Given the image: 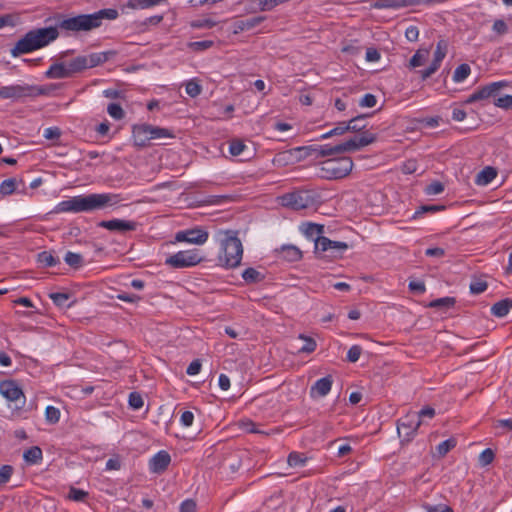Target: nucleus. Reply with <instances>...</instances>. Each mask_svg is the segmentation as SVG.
<instances>
[{
  "mask_svg": "<svg viewBox=\"0 0 512 512\" xmlns=\"http://www.w3.org/2000/svg\"><path fill=\"white\" fill-rule=\"evenodd\" d=\"M117 17L118 11L111 8L101 9L91 14H79L76 16L57 14L54 17V26L29 30L16 42L10 53L14 58L31 53L54 42L60 35L59 30L66 36L80 32H89L100 27L104 19L114 20Z\"/></svg>",
  "mask_w": 512,
  "mask_h": 512,
  "instance_id": "f257e3e1",
  "label": "nucleus"
},
{
  "mask_svg": "<svg viewBox=\"0 0 512 512\" xmlns=\"http://www.w3.org/2000/svg\"><path fill=\"white\" fill-rule=\"evenodd\" d=\"M120 201L118 194L102 193L71 197L61 201L56 206L57 212H90L102 209L108 205H115Z\"/></svg>",
  "mask_w": 512,
  "mask_h": 512,
  "instance_id": "f03ea898",
  "label": "nucleus"
},
{
  "mask_svg": "<svg viewBox=\"0 0 512 512\" xmlns=\"http://www.w3.org/2000/svg\"><path fill=\"white\" fill-rule=\"evenodd\" d=\"M225 235L226 237L221 240L218 261L225 268H236L243 256L242 242L235 231H226Z\"/></svg>",
  "mask_w": 512,
  "mask_h": 512,
  "instance_id": "7ed1b4c3",
  "label": "nucleus"
},
{
  "mask_svg": "<svg viewBox=\"0 0 512 512\" xmlns=\"http://www.w3.org/2000/svg\"><path fill=\"white\" fill-rule=\"evenodd\" d=\"M350 157L342 156L323 161L319 168V177L327 180H338L348 176L353 169Z\"/></svg>",
  "mask_w": 512,
  "mask_h": 512,
  "instance_id": "20e7f679",
  "label": "nucleus"
},
{
  "mask_svg": "<svg viewBox=\"0 0 512 512\" xmlns=\"http://www.w3.org/2000/svg\"><path fill=\"white\" fill-rule=\"evenodd\" d=\"M135 146L145 147L150 140L158 138H174L172 130L150 124L134 125L132 128Z\"/></svg>",
  "mask_w": 512,
  "mask_h": 512,
  "instance_id": "39448f33",
  "label": "nucleus"
},
{
  "mask_svg": "<svg viewBox=\"0 0 512 512\" xmlns=\"http://www.w3.org/2000/svg\"><path fill=\"white\" fill-rule=\"evenodd\" d=\"M318 202V194L313 190H297L281 197L283 206L302 210L314 206Z\"/></svg>",
  "mask_w": 512,
  "mask_h": 512,
  "instance_id": "423d86ee",
  "label": "nucleus"
},
{
  "mask_svg": "<svg viewBox=\"0 0 512 512\" xmlns=\"http://www.w3.org/2000/svg\"><path fill=\"white\" fill-rule=\"evenodd\" d=\"M44 94H46V89L37 85L15 84L0 87V98L2 99L19 100Z\"/></svg>",
  "mask_w": 512,
  "mask_h": 512,
  "instance_id": "0eeeda50",
  "label": "nucleus"
},
{
  "mask_svg": "<svg viewBox=\"0 0 512 512\" xmlns=\"http://www.w3.org/2000/svg\"><path fill=\"white\" fill-rule=\"evenodd\" d=\"M202 261H204V257L202 256L200 250L191 249L179 251L169 256L166 258L165 264L175 269H181L196 266Z\"/></svg>",
  "mask_w": 512,
  "mask_h": 512,
  "instance_id": "6e6552de",
  "label": "nucleus"
},
{
  "mask_svg": "<svg viewBox=\"0 0 512 512\" xmlns=\"http://www.w3.org/2000/svg\"><path fill=\"white\" fill-rule=\"evenodd\" d=\"M349 248L346 242L333 241L327 237H321L316 240L315 254L318 257L338 258Z\"/></svg>",
  "mask_w": 512,
  "mask_h": 512,
  "instance_id": "1a4fd4ad",
  "label": "nucleus"
},
{
  "mask_svg": "<svg viewBox=\"0 0 512 512\" xmlns=\"http://www.w3.org/2000/svg\"><path fill=\"white\" fill-rule=\"evenodd\" d=\"M421 424L422 422L415 412L407 413L397 421V433L402 441L410 442Z\"/></svg>",
  "mask_w": 512,
  "mask_h": 512,
  "instance_id": "9d476101",
  "label": "nucleus"
},
{
  "mask_svg": "<svg viewBox=\"0 0 512 512\" xmlns=\"http://www.w3.org/2000/svg\"><path fill=\"white\" fill-rule=\"evenodd\" d=\"M508 86L507 81H497L489 83L483 87L475 90L469 97L464 101L465 104H472L478 101H483L491 97L495 98L500 90Z\"/></svg>",
  "mask_w": 512,
  "mask_h": 512,
  "instance_id": "9b49d317",
  "label": "nucleus"
},
{
  "mask_svg": "<svg viewBox=\"0 0 512 512\" xmlns=\"http://www.w3.org/2000/svg\"><path fill=\"white\" fill-rule=\"evenodd\" d=\"M209 234L201 228H193L176 233L175 239L178 242H187L202 245L208 240Z\"/></svg>",
  "mask_w": 512,
  "mask_h": 512,
  "instance_id": "f8f14e48",
  "label": "nucleus"
},
{
  "mask_svg": "<svg viewBox=\"0 0 512 512\" xmlns=\"http://www.w3.org/2000/svg\"><path fill=\"white\" fill-rule=\"evenodd\" d=\"M98 226L105 228L109 231L125 233L127 231H135L137 228V223L135 221L130 220L111 219L99 222Z\"/></svg>",
  "mask_w": 512,
  "mask_h": 512,
  "instance_id": "ddd939ff",
  "label": "nucleus"
},
{
  "mask_svg": "<svg viewBox=\"0 0 512 512\" xmlns=\"http://www.w3.org/2000/svg\"><path fill=\"white\" fill-rule=\"evenodd\" d=\"M0 394L8 401H19L25 398L21 387L14 380L0 382Z\"/></svg>",
  "mask_w": 512,
  "mask_h": 512,
  "instance_id": "4468645a",
  "label": "nucleus"
},
{
  "mask_svg": "<svg viewBox=\"0 0 512 512\" xmlns=\"http://www.w3.org/2000/svg\"><path fill=\"white\" fill-rule=\"evenodd\" d=\"M170 463H171L170 454L165 450H161V451L157 452L150 459L149 469L152 473L162 474L163 472H165L167 470Z\"/></svg>",
  "mask_w": 512,
  "mask_h": 512,
  "instance_id": "2eb2a0df",
  "label": "nucleus"
},
{
  "mask_svg": "<svg viewBox=\"0 0 512 512\" xmlns=\"http://www.w3.org/2000/svg\"><path fill=\"white\" fill-rule=\"evenodd\" d=\"M295 150L303 151L305 153V156H314L315 158L337 155V152L334 151V146H331L329 144L309 145L304 147H298Z\"/></svg>",
  "mask_w": 512,
  "mask_h": 512,
  "instance_id": "dca6fc26",
  "label": "nucleus"
},
{
  "mask_svg": "<svg viewBox=\"0 0 512 512\" xmlns=\"http://www.w3.org/2000/svg\"><path fill=\"white\" fill-rule=\"evenodd\" d=\"M265 19V16H255L248 19H237L233 22L232 25L233 33L239 34L244 31H249L260 25Z\"/></svg>",
  "mask_w": 512,
  "mask_h": 512,
  "instance_id": "f3484780",
  "label": "nucleus"
},
{
  "mask_svg": "<svg viewBox=\"0 0 512 512\" xmlns=\"http://www.w3.org/2000/svg\"><path fill=\"white\" fill-rule=\"evenodd\" d=\"M115 55H116V51L108 50V51H104V52H96V53H91L89 55H85V58L87 60L88 68H93V67H96L100 64L107 62L109 59H111Z\"/></svg>",
  "mask_w": 512,
  "mask_h": 512,
  "instance_id": "a211bd4d",
  "label": "nucleus"
},
{
  "mask_svg": "<svg viewBox=\"0 0 512 512\" xmlns=\"http://www.w3.org/2000/svg\"><path fill=\"white\" fill-rule=\"evenodd\" d=\"M332 383L333 380L330 375L318 379L311 387V395H317L319 397L326 396L331 390Z\"/></svg>",
  "mask_w": 512,
  "mask_h": 512,
  "instance_id": "6ab92c4d",
  "label": "nucleus"
},
{
  "mask_svg": "<svg viewBox=\"0 0 512 512\" xmlns=\"http://www.w3.org/2000/svg\"><path fill=\"white\" fill-rule=\"evenodd\" d=\"M45 76L49 79H63L70 77L67 64L55 63L45 72Z\"/></svg>",
  "mask_w": 512,
  "mask_h": 512,
  "instance_id": "aec40b11",
  "label": "nucleus"
},
{
  "mask_svg": "<svg viewBox=\"0 0 512 512\" xmlns=\"http://www.w3.org/2000/svg\"><path fill=\"white\" fill-rule=\"evenodd\" d=\"M36 262L39 267L47 268L60 264V259L54 256L52 251H42L37 254Z\"/></svg>",
  "mask_w": 512,
  "mask_h": 512,
  "instance_id": "412c9836",
  "label": "nucleus"
},
{
  "mask_svg": "<svg viewBox=\"0 0 512 512\" xmlns=\"http://www.w3.org/2000/svg\"><path fill=\"white\" fill-rule=\"evenodd\" d=\"M512 308V300L510 298L502 299L491 307L492 315L502 318L505 317Z\"/></svg>",
  "mask_w": 512,
  "mask_h": 512,
  "instance_id": "4be33fe9",
  "label": "nucleus"
},
{
  "mask_svg": "<svg viewBox=\"0 0 512 512\" xmlns=\"http://www.w3.org/2000/svg\"><path fill=\"white\" fill-rule=\"evenodd\" d=\"M24 461L29 465L39 464L43 459V452L39 446H32L23 454Z\"/></svg>",
  "mask_w": 512,
  "mask_h": 512,
  "instance_id": "5701e85b",
  "label": "nucleus"
},
{
  "mask_svg": "<svg viewBox=\"0 0 512 512\" xmlns=\"http://www.w3.org/2000/svg\"><path fill=\"white\" fill-rule=\"evenodd\" d=\"M362 146L358 143V137H353L343 143L334 145V151L338 154L360 150Z\"/></svg>",
  "mask_w": 512,
  "mask_h": 512,
  "instance_id": "b1692460",
  "label": "nucleus"
},
{
  "mask_svg": "<svg viewBox=\"0 0 512 512\" xmlns=\"http://www.w3.org/2000/svg\"><path fill=\"white\" fill-rule=\"evenodd\" d=\"M302 231L307 237L313 240L315 244L318 238L323 237L321 235L323 233V226L319 224L305 223L302 225Z\"/></svg>",
  "mask_w": 512,
  "mask_h": 512,
  "instance_id": "393cba45",
  "label": "nucleus"
},
{
  "mask_svg": "<svg viewBox=\"0 0 512 512\" xmlns=\"http://www.w3.org/2000/svg\"><path fill=\"white\" fill-rule=\"evenodd\" d=\"M49 298L59 308H69L72 306V302H69L71 298L70 293L66 292H52L49 294Z\"/></svg>",
  "mask_w": 512,
  "mask_h": 512,
  "instance_id": "a878e982",
  "label": "nucleus"
},
{
  "mask_svg": "<svg viewBox=\"0 0 512 512\" xmlns=\"http://www.w3.org/2000/svg\"><path fill=\"white\" fill-rule=\"evenodd\" d=\"M67 68L70 76H72L75 73H79L85 69H88L87 60L85 58V55L83 56H77L76 58L72 59L67 63Z\"/></svg>",
  "mask_w": 512,
  "mask_h": 512,
  "instance_id": "bb28decb",
  "label": "nucleus"
},
{
  "mask_svg": "<svg viewBox=\"0 0 512 512\" xmlns=\"http://www.w3.org/2000/svg\"><path fill=\"white\" fill-rule=\"evenodd\" d=\"M242 278L247 284H256L262 282L265 275L255 268L249 267L242 272Z\"/></svg>",
  "mask_w": 512,
  "mask_h": 512,
  "instance_id": "cd10ccee",
  "label": "nucleus"
},
{
  "mask_svg": "<svg viewBox=\"0 0 512 512\" xmlns=\"http://www.w3.org/2000/svg\"><path fill=\"white\" fill-rule=\"evenodd\" d=\"M403 7H407L406 0H376L371 5V8L374 9H399Z\"/></svg>",
  "mask_w": 512,
  "mask_h": 512,
  "instance_id": "c85d7f7f",
  "label": "nucleus"
},
{
  "mask_svg": "<svg viewBox=\"0 0 512 512\" xmlns=\"http://www.w3.org/2000/svg\"><path fill=\"white\" fill-rule=\"evenodd\" d=\"M496 175L497 172L493 167H485L477 174L476 183L478 185H487L494 180Z\"/></svg>",
  "mask_w": 512,
  "mask_h": 512,
  "instance_id": "c756f323",
  "label": "nucleus"
},
{
  "mask_svg": "<svg viewBox=\"0 0 512 512\" xmlns=\"http://www.w3.org/2000/svg\"><path fill=\"white\" fill-rule=\"evenodd\" d=\"M282 257L289 261V262H295L302 258L301 251L293 245H285L281 249Z\"/></svg>",
  "mask_w": 512,
  "mask_h": 512,
  "instance_id": "7c9ffc66",
  "label": "nucleus"
},
{
  "mask_svg": "<svg viewBox=\"0 0 512 512\" xmlns=\"http://www.w3.org/2000/svg\"><path fill=\"white\" fill-rule=\"evenodd\" d=\"M455 303H456V299L454 297L447 296V297H442V298H438V299L431 301L427 305V307L441 309V310H448V309L454 307Z\"/></svg>",
  "mask_w": 512,
  "mask_h": 512,
  "instance_id": "2f4dec72",
  "label": "nucleus"
},
{
  "mask_svg": "<svg viewBox=\"0 0 512 512\" xmlns=\"http://www.w3.org/2000/svg\"><path fill=\"white\" fill-rule=\"evenodd\" d=\"M368 114H361L353 117L348 121L349 124V132H362L367 124L365 122Z\"/></svg>",
  "mask_w": 512,
  "mask_h": 512,
  "instance_id": "473e14b6",
  "label": "nucleus"
},
{
  "mask_svg": "<svg viewBox=\"0 0 512 512\" xmlns=\"http://www.w3.org/2000/svg\"><path fill=\"white\" fill-rule=\"evenodd\" d=\"M457 445V440L454 437H451L445 441H442L436 446V451L438 457H444L448 452H450Z\"/></svg>",
  "mask_w": 512,
  "mask_h": 512,
  "instance_id": "72a5a7b5",
  "label": "nucleus"
},
{
  "mask_svg": "<svg viewBox=\"0 0 512 512\" xmlns=\"http://www.w3.org/2000/svg\"><path fill=\"white\" fill-rule=\"evenodd\" d=\"M429 55V50L427 49H419L416 53L411 57L409 61L410 68H416L423 65Z\"/></svg>",
  "mask_w": 512,
  "mask_h": 512,
  "instance_id": "f704fd0d",
  "label": "nucleus"
},
{
  "mask_svg": "<svg viewBox=\"0 0 512 512\" xmlns=\"http://www.w3.org/2000/svg\"><path fill=\"white\" fill-rule=\"evenodd\" d=\"M64 261L67 265L74 269H78L83 265V257L79 253L68 251L64 256Z\"/></svg>",
  "mask_w": 512,
  "mask_h": 512,
  "instance_id": "c9c22d12",
  "label": "nucleus"
},
{
  "mask_svg": "<svg viewBox=\"0 0 512 512\" xmlns=\"http://www.w3.org/2000/svg\"><path fill=\"white\" fill-rule=\"evenodd\" d=\"M471 73V68L468 64L463 63L459 65L453 74V81L454 82H462L465 80Z\"/></svg>",
  "mask_w": 512,
  "mask_h": 512,
  "instance_id": "e433bc0d",
  "label": "nucleus"
},
{
  "mask_svg": "<svg viewBox=\"0 0 512 512\" xmlns=\"http://www.w3.org/2000/svg\"><path fill=\"white\" fill-rule=\"evenodd\" d=\"M287 462L291 467H302L307 462V457L303 453L291 452L288 455Z\"/></svg>",
  "mask_w": 512,
  "mask_h": 512,
  "instance_id": "4c0bfd02",
  "label": "nucleus"
},
{
  "mask_svg": "<svg viewBox=\"0 0 512 512\" xmlns=\"http://www.w3.org/2000/svg\"><path fill=\"white\" fill-rule=\"evenodd\" d=\"M161 0H128L127 7L132 9H146L157 5Z\"/></svg>",
  "mask_w": 512,
  "mask_h": 512,
  "instance_id": "58836bf2",
  "label": "nucleus"
},
{
  "mask_svg": "<svg viewBox=\"0 0 512 512\" xmlns=\"http://www.w3.org/2000/svg\"><path fill=\"white\" fill-rule=\"evenodd\" d=\"M299 339H302L305 342L304 345L301 348H299L300 353L309 354L315 351L317 343L313 338L306 336L304 334H300Z\"/></svg>",
  "mask_w": 512,
  "mask_h": 512,
  "instance_id": "ea45409f",
  "label": "nucleus"
},
{
  "mask_svg": "<svg viewBox=\"0 0 512 512\" xmlns=\"http://www.w3.org/2000/svg\"><path fill=\"white\" fill-rule=\"evenodd\" d=\"M213 45H214V42L212 40H202V41L189 42L187 44V47L194 52H202V51L208 50Z\"/></svg>",
  "mask_w": 512,
  "mask_h": 512,
  "instance_id": "a19ab883",
  "label": "nucleus"
},
{
  "mask_svg": "<svg viewBox=\"0 0 512 512\" xmlns=\"http://www.w3.org/2000/svg\"><path fill=\"white\" fill-rule=\"evenodd\" d=\"M445 206L443 205H421L414 213L413 218H418L425 213H436L443 211Z\"/></svg>",
  "mask_w": 512,
  "mask_h": 512,
  "instance_id": "79ce46f5",
  "label": "nucleus"
},
{
  "mask_svg": "<svg viewBox=\"0 0 512 512\" xmlns=\"http://www.w3.org/2000/svg\"><path fill=\"white\" fill-rule=\"evenodd\" d=\"M14 473V467L12 465H2L0 467V487L8 483Z\"/></svg>",
  "mask_w": 512,
  "mask_h": 512,
  "instance_id": "37998d69",
  "label": "nucleus"
},
{
  "mask_svg": "<svg viewBox=\"0 0 512 512\" xmlns=\"http://www.w3.org/2000/svg\"><path fill=\"white\" fill-rule=\"evenodd\" d=\"M107 112L115 120H121L125 116L123 108L118 103H110L107 107Z\"/></svg>",
  "mask_w": 512,
  "mask_h": 512,
  "instance_id": "c03bdc74",
  "label": "nucleus"
},
{
  "mask_svg": "<svg viewBox=\"0 0 512 512\" xmlns=\"http://www.w3.org/2000/svg\"><path fill=\"white\" fill-rule=\"evenodd\" d=\"M247 148L244 142L240 139H234L229 144V152L232 156H239Z\"/></svg>",
  "mask_w": 512,
  "mask_h": 512,
  "instance_id": "a18cd8bd",
  "label": "nucleus"
},
{
  "mask_svg": "<svg viewBox=\"0 0 512 512\" xmlns=\"http://www.w3.org/2000/svg\"><path fill=\"white\" fill-rule=\"evenodd\" d=\"M16 189V180L14 178H9L3 180L0 184V193L3 195H10Z\"/></svg>",
  "mask_w": 512,
  "mask_h": 512,
  "instance_id": "49530a36",
  "label": "nucleus"
},
{
  "mask_svg": "<svg viewBox=\"0 0 512 512\" xmlns=\"http://www.w3.org/2000/svg\"><path fill=\"white\" fill-rule=\"evenodd\" d=\"M46 421L55 424L60 419V410L54 406H47L45 410Z\"/></svg>",
  "mask_w": 512,
  "mask_h": 512,
  "instance_id": "de8ad7c7",
  "label": "nucleus"
},
{
  "mask_svg": "<svg viewBox=\"0 0 512 512\" xmlns=\"http://www.w3.org/2000/svg\"><path fill=\"white\" fill-rule=\"evenodd\" d=\"M185 91L190 97L195 98L200 95L202 87L195 80H190L185 85Z\"/></svg>",
  "mask_w": 512,
  "mask_h": 512,
  "instance_id": "09e8293b",
  "label": "nucleus"
},
{
  "mask_svg": "<svg viewBox=\"0 0 512 512\" xmlns=\"http://www.w3.org/2000/svg\"><path fill=\"white\" fill-rule=\"evenodd\" d=\"M377 140V135L370 131H363L360 136H358V143L363 147L368 146L374 143Z\"/></svg>",
  "mask_w": 512,
  "mask_h": 512,
  "instance_id": "8fccbe9b",
  "label": "nucleus"
},
{
  "mask_svg": "<svg viewBox=\"0 0 512 512\" xmlns=\"http://www.w3.org/2000/svg\"><path fill=\"white\" fill-rule=\"evenodd\" d=\"M495 458L494 451L490 448L483 450L479 455V463L481 466H487L493 462Z\"/></svg>",
  "mask_w": 512,
  "mask_h": 512,
  "instance_id": "3c124183",
  "label": "nucleus"
},
{
  "mask_svg": "<svg viewBox=\"0 0 512 512\" xmlns=\"http://www.w3.org/2000/svg\"><path fill=\"white\" fill-rule=\"evenodd\" d=\"M87 496H88V492H86L84 490H81V489H78L75 487H70V489H69L68 498L70 500L80 502V501H84L87 498Z\"/></svg>",
  "mask_w": 512,
  "mask_h": 512,
  "instance_id": "603ef678",
  "label": "nucleus"
},
{
  "mask_svg": "<svg viewBox=\"0 0 512 512\" xmlns=\"http://www.w3.org/2000/svg\"><path fill=\"white\" fill-rule=\"evenodd\" d=\"M128 403H129L130 407L135 410L142 408V406L144 404L143 398H142L141 394L138 392H131L129 394Z\"/></svg>",
  "mask_w": 512,
  "mask_h": 512,
  "instance_id": "864d4df0",
  "label": "nucleus"
},
{
  "mask_svg": "<svg viewBox=\"0 0 512 512\" xmlns=\"http://www.w3.org/2000/svg\"><path fill=\"white\" fill-rule=\"evenodd\" d=\"M442 62L434 60L431 62L428 68L419 71L422 80H426L429 78L432 74H434L440 67Z\"/></svg>",
  "mask_w": 512,
  "mask_h": 512,
  "instance_id": "5fc2aeb1",
  "label": "nucleus"
},
{
  "mask_svg": "<svg viewBox=\"0 0 512 512\" xmlns=\"http://www.w3.org/2000/svg\"><path fill=\"white\" fill-rule=\"evenodd\" d=\"M442 62L434 60L431 62L428 68L419 71L422 80H426L429 78L432 74H434L440 67Z\"/></svg>",
  "mask_w": 512,
  "mask_h": 512,
  "instance_id": "6e6d98bb",
  "label": "nucleus"
},
{
  "mask_svg": "<svg viewBox=\"0 0 512 512\" xmlns=\"http://www.w3.org/2000/svg\"><path fill=\"white\" fill-rule=\"evenodd\" d=\"M442 62L434 60L431 62L428 68L419 71L422 80H426L429 78L432 74H434L440 67Z\"/></svg>",
  "mask_w": 512,
  "mask_h": 512,
  "instance_id": "4d7b16f0",
  "label": "nucleus"
},
{
  "mask_svg": "<svg viewBox=\"0 0 512 512\" xmlns=\"http://www.w3.org/2000/svg\"><path fill=\"white\" fill-rule=\"evenodd\" d=\"M442 62L434 60L431 62L428 68L419 71L422 80H426L429 78L432 74H434L440 67Z\"/></svg>",
  "mask_w": 512,
  "mask_h": 512,
  "instance_id": "13d9d810",
  "label": "nucleus"
},
{
  "mask_svg": "<svg viewBox=\"0 0 512 512\" xmlns=\"http://www.w3.org/2000/svg\"><path fill=\"white\" fill-rule=\"evenodd\" d=\"M422 507L426 510V512H454L450 506L442 503L437 505L425 503Z\"/></svg>",
  "mask_w": 512,
  "mask_h": 512,
  "instance_id": "bf43d9fd",
  "label": "nucleus"
},
{
  "mask_svg": "<svg viewBox=\"0 0 512 512\" xmlns=\"http://www.w3.org/2000/svg\"><path fill=\"white\" fill-rule=\"evenodd\" d=\"M446 51H447V43L444 40H440L437 43L433 59L442 62L446 56Z\"/></svg>",
  "mask_w": 512,
  "mask_h": 512,
  "instance_id": "052dcab7",
  "label": "nucleus"
},
{
  "mask_svg": "<svg viewBox=\"0 0 512 512\" xmlns=\"http://www.w3.org/2000/svg\"><path fill=\"white\" fill-rule=\"evenodd\" d=\"M362 353V347L359 345H353L349 348L347 352V361L351 363H355L359 360L360 355Z\"/></svg>",
  "mask_w": 512,
  "mask_h": 512,
  "instance_id": "680f3d73",
  "label": "nucleus"
},
{
  "mask_svg": "<svg viewBox=\"0 0 512 512\" xmlns=\"http://www.w3.org/2000/svg\"><path fill=\"white\" fill-rule=\"evenodd\" d=\"M377 104V98L371 93L365 94L359 101V106L362 108H372Z\"/></svg>",
  "mask_w": 512,
  "mask_h": 512,
  "instance_id": "e2e57ef3",
  "label": "nucleus"
},
{
  "mask_svg": "<svg viewBox=\"0 0 512 512\" xmlns=\"http://www.w3.org/2000/svg\"><path fill=\"white\" fill-rule=\"evenodd\" d=\"M444 191V185L439 181H434L426 186L425 193L427 195H437Z\"/></svg>",
  "mask_w": 512,
  "mask_h": 512,
  "instance_id": "0e129e2a",
  "label": "nucleus"
},
{
  "mask_svg": "<svg viewBox=\"0 0 512 512\" xmlns=\"http://www.w3.org/2000/svg\"><path fill=\"white\" fill-rule=\"evenodd\" d=\"M216 21L210 18L197 19L191 23L193 28H212L216 26Z\"/></svg>",
  "mask_w": 512,
  "mask_h": 512,
  "instance_id": "69168bd1",
  "label": "nucleus"
},
{
  "mask_svg": "<svg viewBox=\"0 0 512 512\" xmlns=\"http://www.w3.org/2000/svg\"><path fill=\"white\" fill-rule=\"evenodd\" d=\"M492 30L497 35H500V36L505 35L506 33H508V25L506 24V22L504 20L497 19L493 23Z\"/></svg>",
  "mask_w": 512,
  "mask_h": 512,
  "instance_id": "338daca9",
  "label": "nucleus"
},
{
  "mask_svg": "<svg viewBox=\"0 0 512 512\" xmlns=\"http://www.w3.org/2000/svg\"><path fill=\"white\" fill-rule=\"evenodd\" d=\"M494 104L499 108L510 109L512 108V95L498 97L495 99Z\"/></svg>",
  "mask_w": 512,
  "mask_h": 512,
  "instance_id": "774afa93",
  "label": "nucleus"
}]
</instances>
